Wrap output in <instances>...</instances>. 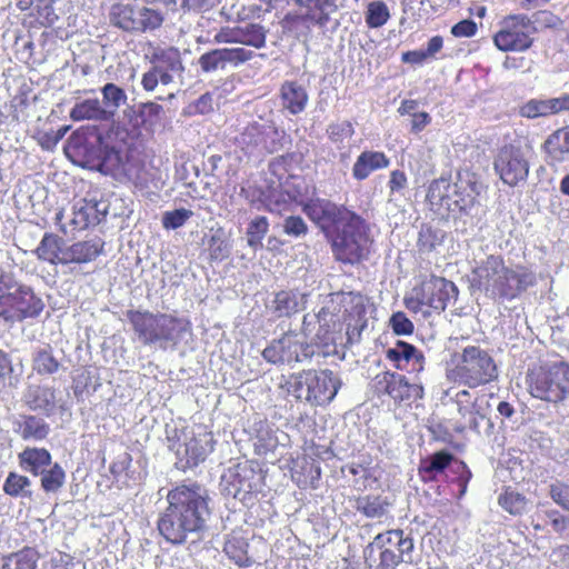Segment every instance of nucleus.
<instances>
[{
  "instance_id": "1",
  "label": "nucleus",
  "mask_w": 569,
  "mask_h": 569,
  "mask_svg": "<svg viewBox=\"0 0 569 569\" xmlns=\"http://www.w3.org/2000/svg\"><path fill=\"white\" fill-rule=\"evenodd\" d=\"M302 211L323 232L338 262L355 266L369 258L373 240L360 214L321 198L306 201Z\"/></svg>"
},
{
  "instance_id": "10",
  "label": "nucleus",
  "mask_w": 569,
  "mask_h": 569,
  "mask_svg": "<svg viewBox=\"0 0 569 569\" xmlns=\"http://www.w3.org/2000/svg\"><path fill=\"white\" fill-rule=\"evenodd\" d=\"M370 558L377 552V558H372L375 569H397L405 562V556L413 550V541L405 536L402 529H391L378 533L369 545Z\"/></svg>"
},
{
  "instance_id": "14",
  "label": "nucleus",
  "mask_w": 569,
  "mask_h": 569,
  "mask_svg": "<svg viewBox=\"0 0 569 569\" xmlns=\"http://www.w3.org/2000/svg\"><path fill=\"white\" fill-rule=\"evenodd\" d=\"M43 307L42 300L32 290L16 283V287L10 290L1 307V316L6 319L21 321L27 318L38 317Z\"/></svg>"
},
{
  "instance_id": "27",
  "label": "nucleus",
  "mask_w": 569,
  "mask_h": 569,
  "mask_svg": "<svg viewBox=\"0 0 569 569\" xmlns=\"http://www.w3.org/2000/svg\"><path fill=\"white\" fill-rule=\"evenodd\" d=\"M214 440L211 432L200 433L184 443L186 466L197 467L213 451Z\"/></svg>"
},
{
  "instance_id": "33",
  "label": "nucleus",
  "mask_w": 569,
  "mask_h": 569,
  "mask_svg": "<svg viewBox=\"0 0 569 569\" xmlns=\"http://www.w3.org/2000/svg\"><path fill=\"white\" fill-rule=\"evenodd\" d=\"M40 555L33 547L26 546L22 549L4 555L1 558L0 569H37Z\"/></svg>"
},
{
  "instance_id": "13",
  "label": "nucleus",
  "mask_w": 569,
  "mask_h": 569,
  "mask_svg": "<svg viewBox=\"0 0 569 569\" xmlns=\"http://www.w3.org/2000/svg\"><path fill=\"white\" fill-rule=\"evenodd\" d=\"M264 487L266 477L251 462L237 463L228 471V492L247 507L258 501Z\"/></svg>"
},
{
  "instance_id": "60",
  "label": "nucleus",
  "mask_w": 569,
  "mask_h": 569,
  "mask_svg": "<svg viewBox=\"0 0 569 569\" xmlns=\"http://www.w3.org/2000/svg\"><path fill=\"white\" fill-rule=\"evenodd\" d=\"M549 493L557 505L569 510V483L557 481L550 486Z\"/></svg>"
},
{
  "instance_id": "57",
  "label": "nucleus",
  "mask_w": 569,
  "mask_h": 569,
  "mask_svg": "<svg viewBox=\"0 0 569 569\" xmlns=\"http://www.w3.org/2000/svg\"><path fill=\"white\" fill-rule=\"evenodd\" d=\"M390 326L397 336H410L415 331L412 321L402 311H397L391 316Z\"/></svg>"
},
{
  "instance_id": "25",
  "label": "nucleus",
  "mask_w": 569,
  "mask_h": 569,
  "mask_svg": "<svg viewBox=\"0 0 569 569\" xmlns=\"http://www.w3.org/2000/svg\"><path fill=\"white\" fill-rule=\"evenodd\" d=\"M298 342L296 336L283 335L280 339L273 340L262 351L263 358L271 363L299 361L297 352Z\"/></svg>"
},
{
  "instance_id": "35",
  "label": "nucleus",
  "mask_w": 569,
  "mask_h": 569,
  "mask_svg": "<svg viewBox=\"0 0 569 569\" xmlns=\"http://www.w3.org/2000/svg\"><path fill=\"white\" fill-rule=\"evenodd\" d=\"M248 548L247 539L237 532H232L224 542L223 551L238 566L248 567L252 563L248 555Z\"/></svg>"
},
{
  "instance_id": "38",
  "label": "nucleus",
  "mask_w": 569,
  "mask_h": 569,
  "mask_svg": "<svg viewBox=\"0 0 569 569\" xmlns=\"http://www.w3.org/2000/svg\"><path fill=\"white\" fill-rule=\"evenodd\" d=\"M391 12L383 0H372L366 4L365 22L368 29H379L388 23Z\"/></svg>"
},
{
  "instance_id": "36",
  "label": "nucleus",
  "mask_w": 569,
  "mask_h": 569,
  "mask_svg": "<svg viewBox=\"0 0 569 569\" xmlns=\"http://www.w3.org/2000/svg\"><path fill=\"white\" fill-rule=\"evenodd\" d=\"M298 7L306 9L310 23L325 26L329 21L328 8H336L335 0H292Z\"/></svg>"
},
{
  "instance_id": "28",
  "label": "nucleus",
  "mask_w": 569,
  "mask_h": 569,
  "mask_svg": "<svg viewBox=\"0 0 569 569\" xmlns=\"http://www.w3.org/2000/svg\"><path fill=\"white\" fill-rule=\"evenodd\" d=\"M390 159L381 151L361 152L352 167V176L356 180L367 179L371 172L389 167Z\"/></svg>"
},
{
  "instance_id": "3",
  "label": "nucleus",
  "mask_w": 569,
  "mask_h": 569,
  "mask_svg": "<svg viewBox=\"0 0 569 569\" xmlns=\"http://www.w3.org/2000/svg\"><path fill=\"white\" fill-rule=\"evenodd\" d=\"M480 188L476 173L459 170L455 180L450 174L433 179L428 186L426 200L440 213H467L477 204Z\"/></svg>"
},
{
  "instance_id": "40",
  "label": "nucleus",
  "mask_w": 569,
  "mask_h": 569,
  "mask_svg": "<svg viewBox=\"0 0 569 569\" xmlns=\"http://www.w3.org/2000/svg\"><path fill=\"white\" fill-rule=\"evenodd\" d=\"M455 460V456L446 450L435 452L421 461L419 471L420 473L428 475L430 479H435L436 475L445 471L451 462Z\"/></svg>"
},
{
  "instance_id": "31",
  "label": "nucleus",
  "mask_w": 569,
  "mask_h": 569,
  "mask_svg": "<svg viewBox=\"0 0 569 569\" xmlns=\"http://www.w3.org/2000/svg\"><path fill=\"white\" fill-rule=\"evenodd\" d=\"M252 446L254 455L263 458L269 453H273L278 448L279 440L277 433L266 420L254 423Z\"/></svg>"
},
{
  "instance_id": "59",
  "label": "nucleus",
  "mask_w": 569,
  "mask_h": 569,
  "mask_svg": "<svg viewBox=\"0 0 569 569\" xmlns=\"http://www.w3.org/2000/svg\"><path fill=\"white\" fill-rule=\"evenodd\" d=\"M208 251L210 260L212 261H223L229 257L228 243L216 236L210 238Z\"/></svg>"
},
{
  "instance_id": "64",
  "label": "nucleus",
  "mask_w": 569,
  "mask_h": 569,
  "mask_svg": "<svg viewBox=\"0 0 569 569\" xmlns=\"http://www.w3.org/2000/svg\"><path fill=\"white\" fill-rule=\"evenodd\" d=\"M307 370H303L300 373L292 375L290 380L288 381L289 388L288 391L292 393L297 399L302 398V389L303 386H307Z\"/></svg>"
},
{
  "instance_id": "48",
  "label": "nucleus",
  "mask_w": 569,
  "mask_h": 569,
  "mask_svg": "<svg viewBox=\"0 0 569 569\" xmlns=\"http://www.w3.org/2000/svg\"><path fill=\"white\" fill-rule=\"evenodd\" d=\"M223 68L227 66L239 67L256 57L252 50L244 47L220 48Z\"/></svg>"
},
{
  "instance_id": "15",
  "label": "nucleus",
  "mask_w": 569,
  "mask_h": 569,
  "mask_svg": "<svg viewBox=\"0 0 569 569\" xmlns=\"http://www.w3.org/2000/svg\"><path fill=\"white\" fill-rule=\"evenodd\" d=\"M268 29L257 22L244 26L221 27L214 34V43H239L254 49H262L267 44Z\"/></svg>"
},
{
  "instance_id": "37",
  "label": "nucleus",
  "mask_w": 569,
  "mask_h": 569,
  "mask_svg": "<svg viewBox=\"0 0 569 569\" xmlns=\"http://www.w3.org/2000/svg\"><path fill=\"white\" fill-rule=\"evenodd\" d=\"M320 475V467L316 465L313 459L307 457L298 459L292 469V478L301 487H313V482L319 480Z\"/></svg>"
},
{
  "instance_id": "56",
  "label": "nucleus",
  "mask_w": 569,
  "mask_h": 569,
  "mask_svg": "<svg viewBox=\"0 0 569 569\" xmlns=\"http://www.w3.org/2000/svg\"><path fill=\"white\" fill-rule=\"evenodd\" d=\"M198 62L200 69L206 73L217 71L218 69H224L220 48L204 52L200 56Z\"/></svg>"
},
{
  "instance_id": "29",
  "label": "nucleus",
  "mask_w": 569,
  "mask_h": 569,
  "mask_svg": "<svg viewBox=\"0 0 569 569\" xmlns=\"http://www.w3.org/2000/svg\"><path fill=\"white\" fill-rule=\"evenodd\" d=\"M114 117V112L104 108L98 99H86L74 104L70 111V118L73 121L98 120L109 121Z\"/></svg>"
},
{
  "instance_id": "17",
  "label": "nucleus",
  "mask_w": 569,
  "mask_h": 569,
  "mask_svg": "<svg viewBox=\"0 0 569 569\" xmlns=\"http://www.w3.org/2000/svg\"><path fill=\"white\" fill-rule=\"evenodd\" d=\"M307 393L305 399L313 406H326L337 396L341 381L329 369L307 370Z\"/></svg>"
},
{
  "instance_id": "53",
  "label": "nucleus",
  "mask_w": 569,
  "mask_h": 569,
  "mask_svg": "<svg viewBox=\"0 0 569 569\" xmlns=\"http://www.w3.org/2000/svg\"><path fill=\"white\" fill-rule=\"evenodd\" d=\"M163 22L162 14L153 9L140 8L139 18L136 32H144L147 30H154Z\"/></svg>"
},
{
  "instance_id": "8",
  "label": "nucleus",
  "mask_w": 569,
  "mask_h": 569,
  "mask_svg": "<svg viewBox=\"0 0 569 569\" xmlns=\"http://www.w3.org/2000/svg\"><path fill=\"white\" fill-rule=\"evenodd\" d=\"M457 293L458 288L452 281L432 274L411 290L405 298V306L415 313L422 311L423 307L441 312Z\"/></svg>"
},
{
  "instance_id": "52",
  "label": "nucleus",
  "mask_w": 569,
  "mask_h": 569,
  "mask_svg": "<svg viewBox=\"0 0 569 569\" xmlns=\"http://www.w3.org/2000/svg\"><path fill=\"white\" fill-rule=\"evenodd\" d=\"M103 103L106 108H112L113 112L127 101V94L124 90L114 83H107L101 89Z\"/></svg>"
},
{
  "instance_id": "44",
  "label": "nucleus",
  "mask_w": 569,
  "mask_h": 569,
  "mask_svg": "<svg viewBox=\"0 0 569 569\" xmlns=\"http://www.w3.org/2000/svg\"><path fill=\"white\" fill-rule=\"evenodd\" d=\"M519 113L521 117L528 119H536L540 117H549L556 114L552 98L550 99H530L523 103Z\"/></svg>"
},
{
  "instance_id": "9",
  "label": "nucleus",
  "mask_w": 569,
  "mask_h": 569,
  "mask_svg": "<svg viewBox=\"0 0 569 569\" xmlns=\"http://www.w3.org/2000/svg\"><path fill=\"white\" fill-rule=\"evenodd\" d=\"M372 393L379 399H389L396 407H410L412 402L425 396L421 383L410 382L409 379L397 371L385 370L378 372L371 383Z\"/></svg>"
},
{
  "instance_id": "6",
  "label": "nucleus",
  "mask_w": 569,
  "mask_h": 569,
  "mask_svg": "<svg viewBox=\"0 0 569 569\" xmlns=\"http://www.w3.org/2000/svg\"><path fill=\"white\" fill-rule=\"evenodd\" d=\"M126 317L133 331L144 345L173 342L176 346L182 335L191 332L192 325L187 318L169 313H153L148 310H127Z\"/></svg>"
},
{
  "instance_id": "23",
  "label": "nucleus",
  "mask_w": 569,
  "mask_h": 569,
  "mask_svg": "<svg viewBox=\"0 0 569 569\" xmlns=\"http://www.w3.org/2000/svg\"><path fill=\"white\" fill-rule=\"evenodd\" d=\"M279 99L282 108L296 116L305 111L309 96L305 87L297 81L286 80L280 86Z\"/></svg>"
},
{
  "instance_id": "32",
  "label": "nucleus",
  "mask_w": 569,
  "mask_h": 569,
  "mask_svg": "<svg viewBox=\"0 0 569 569\" xmlns=\"http://www.w3.org/2000/svg\"><path fill=\"white\" fill-rule=\"evenodd\" d=\"M542 148L551 161H565L569 157V126L557 129L549 134Z\"/></svg>"
},
{
  "instance_id": "22",
  "label": "nucleus",
  "mask_w": 569,
  "mask_h": 569,
  "mask_svg": "<svg viewBox=\"0 0 569 569\" xmlns=\"http://www.w3.org/2000/svg\"><path fill=\"white\" fill-rule=\"evenodd\" d=\"M103 251L104 241L99 237L76 241L64 250V266L93 262Z\"/></svg>"
},
{
  "instance_id": "2",
  "label": "nucleus",
  "mask_w": 569,
  "mask_h": 569,
  "mask_svg": "<svg viewBox=\"0 0 569 569\" xmlns=\"http://www.w3.org/2000/svg\"><path fill=\"white\" fill-rule=\"evenodd\" d=\"M168 507L158 520L160 535L172 545L186 542L189 533L200 531L209 513L207 491L201 485L181 483L169 490Z\"/></svg>"
},
{
  "instance_id": "21",
  "label": "nucleus",
  "mask_w": 569,
  "mask_h": 569,
  "mask_svg": "<svg viewBox=\"0 0 569 569\" xmlns=\"http://www.w3.org/2000/svg\"><path fill=\"white\" fill-rule=\"evenodd\" d=\"M505 260L500 254H489L476 268L472 269V280L478 289L493 298L502 271Z\"/></svg>"
},
{
  "instance_id": "26",
  "label": "nucleus",
  "mask_w": 569,
  "mask_h": 569,
  "mask_svg": "<svg viewBox=\"0 0 569 569\" xmlns=\"http://www.w3.org/2000/svg\"><path fill=\"white\" fill-rule=\"evenodd\" d=\"M67 249L66 241L58 234L46 232L34 250V254L41 261L50 264L64 266L63 257Z\"/></svg>"
},
{
  "instance_id": "41",
  "label": "nucleus",
  "mask_w": 569,
  "mask_h": 569,
  "mask_svg": "<svg viewBox=\"0 0 569 569\" xmlns=\"http://www.w3.org/2000/svg\"><path fill=\"white\" fill-rule=\"evenodd\" d=\"M49 431V425L36 416H24L20 423V436L23 440H43Z\"/></svg>"
},
{
  "instance_id": "12",
  "label": "nucleus",
  "mask_w": 569,
  "mask_h": 569,
  "mask_svg": "<svg viewBox=\"0 0 569 569\" xmlns=\"http://www.w3.org/2000/svg\"><path fill=\"white\" fill-rule=\"evenodd\" d=\"M535 31L536 27L527 14H509L501 21V27L492 40L502 52H523L532 47Z\"/></svg>"
},
{
  "instance_id": "49",
  "label": "nucleus",
  "mask_w": 569,
  "mask_h": 569,
  "mask_svg": "<svg viewBox=\"0 0 569 569\" xmlns=\"http://www.w3.org/2000/svg\"><path fill=\"white\" fill-rule=\"evenodd\" d=\"M153 59L160 64V68L176 72L183 69L180 52L174 47L161 49L153 53Z\"/></svg>"
},
{
  "instance_id": "43",
  "label": "nucleus",
  "mask_w": 569,
  "mask_h": 569,
  "mask_svg": "<svg viewBox=\"0 0 569 569\" xmlns=\"http://www.w3.org/2000/svg\"><path fill=\"white\" fill-rule=\"evenodd\" d=\"M498 503L508 513L512 516H520L527 509L528 499L525 495L508 487L498 497Z\"/></svg>"
},
{
  "instance_id": "42",
  "label": "nucleus",
  "mask_w": 569,
  "mask_h": 569,
  "mask_svg": "<svg viewBox=\"0 0 569 569\" xmlns=\"http://www.w3.org/2000/svg\"><path fill=\"white\" fill-rule=\"evenodd\" d=\"M26 397L32 410H48L54 405V390L49 387H30Z\"/></svg>"
},
{
  "instance_id": "54",
  "label": "nucleus",
  "mask_w": 569,
  "mask_h": 569,
  "mask_svg": "<svg viewBox=\"0 0 569 569\" xmlns=\"http://www.w3.org/2000/svg\"><path fill=\"white\" fill-rule=\"evenodd\" d=\"M192 216L193 212L184 208L166 211L162 216V227L167 230L178 229L182 227Z\"/></svg>"
},
{
  "instance_id": "18",
  "label": "nucleus",
  "mask_w": 569,
  "mask_h": 569,
  "mask_svg": "<svg viewBox=\"0 0 569 569\" xmlns=\"http://www.w3.org/2000/svg\"><path fill=\"white\" fill-rule=\"evenodd\" d=\"M118 136H122L121 140L112 146H107L102 157L100 168L108 173H126L130 170L137 149L127 130L118 131Z\"/></svg>"
},
{
  "instance_id": "58",
  "label": "nucleus",
  "mask_w": 569,
  "mask_h": 569,
  "mask_svg": "<svg viewBox=\"0 0 569 569\" xmlns=\"http://www.w3.org/2000/svg\"><path fill=\"white\" fill-rule=\"evenodd\" d=\"M163 108L161 104L156 102H146L141 106L140 117L143 124L153 126L159 122Z\"/></svg>"
},
{
  "instance_id": "47",
  "label": "nucleus",
  "mask_w": 569,
  "mask_h": 569,
  "mask_svg": "<svg viewBox=\"0 0 569 569\" xmlns=\"http://www.w3.org/2000/svg\"><path fill=\"white\" fill-rule=\"evenodd\" d=\"M48 470H43L41 475V488L44 492H57L66 482V472L58 463L49 466Z\"/></svg>"
},
{
  "instance_id": "7",
  "label": "nucleus",
  "mask_w": 569,
  "mask_h": 569,
  "mask_svg": "<svg viewBox=\"0 0 569 569\" xmlns=\"http://www.w3.org/2000/svg\"><path fill=\"white\" fill-rule=\"evenodd\" d=\"M284 131L273 122L248 123L234 138L233 143L247 157L272 154L283 148Z\"/></svg>"
},
{
  "instance_id": "30",
  "label": "nucleus",
  "mask_w": 569,
  "mask_h": 569,
  "mask_svg": "<svg viewBox=\"0 0 569 569\" xmlns=\"http://www.w3.org/2000/svg\"><path fill=\"white\" fill-rule=\"evenodd\" d=\"M19 465L32 476H39L51 466L52 457L46 448L27 447L19 455Z\"/></svg>"
},
{
  "instance_id": "46",
  "label": "nucleus",
  "mask_w": 569,
  "mask_h": 569,
  "mask_svg": "<svg viewBox=\"0 0 569 569\" xmlns=\"http://www.w3.org/2000/svg\"><path fill=\"white\" fill-rule=\"evenodd\" d=\"M269 231V221L264 216L253 218L247 227V243L257 250L262 248V240Z\"/></svg>"
},
{
  "instance_id": "5",
  "label": "nucleus",
  "mask_w": 569,
  "mask_h": 569,
  "mask_svg": "<svg viewBox=\"0 0 569 569\" xmlns=\"http://www.w3.org/2000/svg\"><path fill=\"white\" fill-rule=\"evenodd\" d=\"M447 378L471 389L485 386L498 377L497 365L488 351L468 346L451 355L447 362Z\"/></svg>"
},
{
  "instance_id": "62",
  "label": "nucleus",
  "mask_w": 569,
  "mask_h": 569,
  "mask_svg": "<svg viewBox=\"0 0 569 569\" xmlns=\"http://www.w3.org/2000/svg\"><path fill=\"white\" fill-rule=\"evenodd\" d=\"M478 31L477 23L471 19H465L451 27V34L456 38H471Z\"/></svg>"
},
{
  "instance_id": "51",
  "label": "nucleus",
  "mask_w": 569,
  "mask_h": 569,
  "mask_svg": "<svg viewBox=\"0 0 569 569\" xmlns=\"http://www.w3.org/2000/svg\"><path fill=\"white\" fill-rule=\"evenodd\" d=\"M355 134L353 124L349 120L330 123L327 128L328 139L333 144H342Z\"/></svg>"
},
{
  "instance_id": "11",
  "label": "nucleus",
  "mask_w": 569,
  "mask_h": 569,
  "mask_svg": "<svg viewBox=\"0 0 569 569\" xmlns=\"http://www.w3.org/2000/svg\"><path fill=\"white\" fill-rule=\"evenodd\" d=\"M492 166L503 184L513 188L528 180L530 161L519 143L509 142L499 147L493 154Z\"/></svg>"
},
{
  "instance_id": "61",
  "label": "nucleus",
  "mask_w": 569,
  "mask_h": 569,
  "mask_svg": "<svg viewBox=\"0 0 569 569\" xmlns=\"http://www.w3.org/2000/svg\"><path fill=\"white\" fill-rule=\"evenodd\" d=\"M283 231L289 236L300 237L308 232V226L300 216H290L284 219Z\"/></svg>"
},
{
  "instance_id": "39",
  "label": "nucleus",
  "mask_w": 569,
  "mask_h": 569,
  "mask_svg": "<svg viewBox=\"0 0 569 569\" xmlns=\"http://www.w3.org/2000/svg\"><path fill=\"white\" fill-rule=\"evenodd\" d=\"M32 369L39 376H51L59 371L60 362L50 346L38 349L32 356Z\"/></svg>"
},
{
  "instance_id": "19",
  "label": "nucleus",
  "mask_w": 569,
  "mask_h": 569,
  "mask_svg": "<svg viewBox=\"0 0 569 569\" xmlns=\"http://www.w3.org/2000/svg\"><path fill=\"white\" fill-rule=\"evenodd\" d=\"M485 395L472 396L469 390H460L455 396V403L457 411L465 420V425L457 428V431L462 432L467 428L473 431H479V423L486 418L487 407L482 405Z\"/></svg>"
},
{
  "instance_id": "24",
  "label": "nucleus",
  "mask_w": 569,
  "mask_h": 569,
  "mask_svg": "<svg viewBox=\"0 0 569 569\" xmlns=\"http://www.w3.org/2000/svg\"><path fill=\"white\" fill-rule=\"evenodd\" d=\"M54 3L56 0H36L32 10L26 13L22 19L23 26L28 29L52 27L59 20Z\"/></svg>"
},
{
  "instance_id": "55",
  "label": "nucleus",
  "mask_w": 569,
  "mask_h": 569,
  "mask_svg": "<svg viewBox=\"0 0 569 569\" xmlns=\"http://www.w3.org/2000/svg\"><path fill=\"white\" fill-rule=\"evenodd\" d=\"M30 486L28 477L17 472H9L4 483L3 491L11 497L21 496L26 488Z\"/></svg>"
},
{
  "instance_id": "4",
  "label": "nucleus",
  "mask_w": 569,
  "mask_h": 569,
  "mask_svg": "<svg viewBox=\"0 0 569 569\" xmlns=\"http://www.w3.org/2000/svg\"><path fill=\"white\" fill-rule=\"evenodd\" d=\"M525 383L532 398L552 405L563 403L569 399V363L536 362L527 369Z\"/></svg>"
},
{
  "instance_id": "50",
  "label": "nucleus",
  "mask_w": 569,
  "mask_h": 569,
  "mask_svg": "<svg viewBox=\"0 0 569 569\" xmlns=\"http://www.w3.org/2000/svg\"><path fill=\"white\" fill-rule=\"evenodd\" d=\"M273 311L277 317H290L298 311V300L290 291H280L273 300Z\"/></svg>"
},
{
  "instance_id": "45",
  "label": "nucleus",
  "mask_w": 569,
  "mask_h": 569,
  "mask_svg": "<svg viewBox=\"0 0 569 569\" xmlns=\"http://www.w3.org/2000/svg\"><path fill=\"white\" fill-rule=\"evenodd\" d=\"M443 233L430 226H422L417 239L419 253L427 254L436 250L443 242Z\"/></svg>"
},
{
  "instance_id": "20",
  "label": "nucleus",
  "mask_w": 569,
  "mask_h": 569,
  "mask_svg": "<svg viewBox=\"0 0 569 569\" xmlns=\"http://www.w3.org/2000/svg\"><path fill=\"white\" fill-rule=\"evenodd\" d=\"M386 359L393 365L396 371L421 372L425 369V355L412 343L397 340L395 347L386 350Z\"/></svg>"
},
{
  "instance_id": "34",
  "label": "nucleus",
  "mask_w": 569,
  "mask_h": 569,
  "mask_svg": "<svg viewBox=\"0 0 569 569\" xmlns=\"http://www.w3.org/2000/svg\"><path fill=\"white\" fill-rule=\"evenodd\" d=\"M139 9L130 4L116 3L111 8L110 20L113 26L130 32H136L139 18Z\"/></svg>"
},
{
  "instance_id": "63",
  "label": "nucleus",
  "mask_w": 569,
  "mask_h": 569,
  "mask_svg": "<svg viewBox=\"0 0 569 569\" xmlns=\"http://www.w3.org/2000/svg\"><path fill=\"white\" fill-rule=\"evenodd\" d=\"M453 472L457 475L455 481L459 486L460 495L462 496L467 491L468 483L472 478L471 470L465 461H456Z\"/></svg>"
},
{
  "instance_id": "16",
  "label": "nucleus",
  "mask_w": 569,
  "mask_h": 569,
  "mask_svg": "<svg viewBox=\"0 0 569 569\" xmlns=\"http://www.w3.org/2000/svg\"><path fill=\"white\" fill-rule=\"evenodd\" d=\"M537 282L535 273L526 266L507 267L501 273L493 299L513 300L533 287Z\"/></svg>"
}]
</instances>
